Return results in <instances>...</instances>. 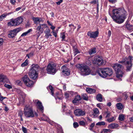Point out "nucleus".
Here are the masks:
<instances>
[{"label": "nucleus", "instance_id": "nucleus-21", "mask_svg": "<svg viewBox=\"0 0 133 133\" xmlns=\"http://www.w3.org/2000/svg\"><path fill=\"white\" fill-rule=\"evenodd\" d=\"M96 99L98 101L102 102L103 101V96L101 94H98L96 95Z\"/></svg>", "mask_w": 133, "mask_h": 133}, {"label": "nucleus", "instance_id": "nucleus-43", "mask_svg": "<svg viewBox=\"0 0 133 133\" xmlns=\"http://www.w3.org/2000/svg\"><path fill=\"white\" fill-rule=\"evenodd\" d=\"M79 124L80 125L84 126L85 125V123L83 121H80L79 122Z\"/></svg>", "mask_w": 133, "mask_h": 133}, {"label": "nucleus", "instance_id": "nucleus-36", "mask_svg": "<svg viewBox=\"0 0 133 133\" xmlns=\"http://www.w3.org/2000/svg\"><path fill=\"white\" fill-rule=\"evenodd\" d=\"M39 26H41V27L42 28V29L44 30V29H45L46 27H47V25L46 24L44 23L43 24H39Z\"/></svg>", "mask_w": 133, "mask_h": 133}, {"label": "nucleus", "instance_id": "nucleus-48", "mask_svg": "<svg viewBox=\"0 0 133 133\" xmlns=\"http://www.w3.org/2000/svg\"><path fill=\"white\" fill-rule=\"evenodd\" d=\"M4 42L3 39L2 38H0V46L2 45L3 44V43Z\"/></svg>", "mask_w": 133, "mask_h": 133}, {"label": "nucleus", "instance_id": "nucleus-29", "mask_svg": "<svg viewBox=\"0 0 133 133\" xmlns=\"http://www.w3.org/2000/svg\"><path fill=\"white\" fill-rule=\"evenodd\" d=\"M45 116L44 115H43V117H41V119L42 120H43L45 121H47V122L50 124L51 125H53L54 124V123L53 122L51 121L50 120H48L47 121V120L46 119H44V117H45Z\"/></svg>", "mask_w": 133, "mask_h": 133}, {"label": "nucleus", "instance_id": "nucleus-2", "mask_svg": "<svg viewBox=\"0 0 133 133\" xmlns=\"http://www.w3.org/2000/svg\"><path fill=\"white\" fill-rule=\"evenodd\" d=\"M77 68L78 69L81 75L86 76L90 74L91 70L88 66L85 64H78L76 65Z\"/></svg>", "mask_w": 133, "mask_h": 133}, {"label": "nucleus", "instance_id": "nucleus-22", "mask_svg": "<svg viewBox=\"0 0 133 133\" xmlns=\"http://www.w3.org/2000/svg\"><path fill=\"white\" fill-rule=\"evenodd\" d=\"M22 79L25 84L30 80L28 76L26 75H25L22 78Z\"/></svg>", "mask_w": 133, "mask_h": 133}, {"label": "nucleus", "instance_id": "nucleus-58", "mask_svg": "<svg viewBox=\"0 0 133 133\" xmlns=\"http://www.w3.org/2000/svg\"><path fill=\"white\" fill-rule=\"evenodd\" d=\"M38 19L39 23L41 22H42V23L43 22V21L41 18H39L38 17Z\"/></svg>", "mask_w": 133, "mask_h": 133}, {"label": "nucleus", "instance_id": "nucleus-56", "mask_svg": "<svg viewBox=\"0 0 133 133\" xmlns=\"http://www.w3.org/2000/svg\"><path fill=\"white\" fill-rule=\"evenodd\" d=\"M52 34L55 37H57V33L53 31L52 32Z\"/></svg>", "mask_w": 133, "mask_h": 133}, {"label": "nucleus", "instance_id": "nucleus-34", "mask_svg": "<svg viewBox=\"0 0 133 133\" xmlns=\"http://www.w3.org/2000/svg\"><path fill=\"white\" fill-rule=\"evenodd\" d=\"M82 98L85 100H88V97L86 94H84L82 95Z\"/></svg>", "mask_w": 133, "mask_h": 133}, {"label": "nucleus", "instance_id": "nucleus-20", "mask_svg": "<svg viewBox=\"0 0 133 133\" xmlns=\"http://www.w3.org/2000/svg\"><path fill=\"white\" fill-rule=\"evenodd\" d=\"M39 67V65L37 64H32L31 65V68L30 70L33 71L34 70L35 71H36V70Z\"/></svg>", "mask_w": 133, "mask_h": 133}, {"label": "nucleus", "instance_id": "nucleus-18", "mask_svg": "<svg viewBox=\"0 0 133 133\" xmlns=\"http://www.w3.org/2000/svg\"><path fill=\"white\" fill-rule=\"evenodd\" d=\"M81 99V96L79 95H78L75 96L74 99L72 101V103L76 104L77 102L80 101Z\"/></svg>", "mask_w": 133, "mask_h": 133}, {"label": "nucleus", "instance_id": "nucleus-37", "mask_svg": "<svg viewBox=\"0 0 133 133\" xmlns=\"http://www.w3.org/2000/svg\"><path fill=\"white\" fill-rule=\"evenodd\" d=\"M94 114H93V115L95 116V115H94V114H96V117H97L99 112V111L98 109L97 108H95V109H94Z\"/></svg>", "mask_w": 133, "mask_h": 133}, {"label": "nucleus", "instance_id": "nucleus-5", "mask_svg": "<svg viewBox=\"0 0 133 133\" xmlns=\"http://www.w3.org/2000/svg\"><path fill=\"white\" fill-rule=\"evenodd\" d=\"M56 65L55 64L49 63L48 65L46 70L48 74H54L56 72Z\"/></svg>", "mask_w": 133, "mask_h": 133}, {"label": "nucleus", "instance_id": "nucleus-17", "mask_svg": "<svg viewBox=\"0 0 133 133\" xmlns=\"http://www.w3.org/2000/svg\"><path fill=\"white\" fill-rule=\"evenodd\" d=\"M36 106L38 109L42 111L43 110V106L42 103L39 101H38L37 102Z\"/></svg>", "mask_w": 133, "mask_h": 133}, {"label": "nucleus", "instance_id": "nucleus-27", "mask_svg": "<svg viewBox=\"0 0 133 133\" xmlns=\"http://www.w3.org/2000/svg\"><path fill=\"white\" fill-rule=\"evenodd\" d=\"M118 124L113 123L109 125L108 128L111 129H114L118 127Z\"/></svg>", "mask_w": 133, "mask_h": 133}, {"label": "nucleus", "instance_id": "nucleus-4", "mask_svg": "<svg viewBox=\"0 0 133 133\" xmlns=\"http://www.w3.org/2000/svg\"><path fill=\"white\" fill-rule=\"evenodd\" d=\"M24 114L27 118H33L34 117V112L32 107L28 105H26L24 108Z\"/></svg>", "mask_w": 133, "mask_h": 133}, {"label": "nucleus", "instance_id": "nucleus-25", "mask_svg": "<svg viewBox=\"0 0 133 133\" xmlns=\"http://www.w3.org/2000/svg\"><path fill=\"white\" fill-rule=\"evenodd\" d=\"M32 19L34 21V23L36 25L38 24L39 25V24H40L39 23L38 17H33L32 18Z\"/></svg>", "mask_w": 133, "mask_h": 133}, {"label": "nucleus", "instance_id": "nucleus-28", "mask_svg": "<svg viewBox=\"0 0 133 133\" xmlns=\"http://www.w3.org/2000/svg\"><path fill=\"white\" fill-rule=\"evenodd\" d=\"M15 23L14 21V19H11V21L9 22H8L7 23V25L9 26H15Z\"/></svg>", "mask_w": 133, "mask_h": 133}, {"label": "nucleus", "instance_id": "nucleus-23", "mask_svg": "<svg viewBox=\"0 0 133 133\" xmlns=\"http://www.w3.org/2000/svg\"><path fill=\"white\" fill-rule=\"evenodd\" d=\"M86 90L88 93L90 94H92L95 93L96 91L95 89L91 88H87L86 89Z\"/></svg>", "mask_w": 133, "mask_h": 133}, {"label": "nucleus", "instance_id": "nucleus-54", "mask_svg": "<svg viewBox=\"0 0 133 133\" xmlns=\"http://www.w3.org/2000/svg\"><path fill=\"white\" fill-rule=\"evenodd\" d=\"M16 2L15 0H10V2L12 4L14 5Z\"/></svg>", "mask_w": 133, "mask_h": 133}, {"label": "nucleus", "instance_id": "nucleus-64", "mask_svg": "<svg viewBox=\"0 0 133 133\" xmlns=\"http://www.w3.org/2000/svg\"><path fill=\"white\" fill-rule=\"evenodd\" d=\"M32 29H30L28 31H27L26 32L28 34V33H30L32 31Z\"/></svg>", "mask_w": 133, "mask_h": 133}, {"label": "nucleus", "instance_id": "nucleus-39", "mask_svg": "<svg viewBox=\"0 0 133 133\" xmlns=\"http://www.w3.org/2000/svg\"><path fill=\"white\" fill-rule=\"evenodd\" d=\"M74 53L75 55V56L77 54L80 53L79 51L77 48H75L74 50Z\"/></svg>", "mask_w": 133, "mask_h": 133}, {"label": "nucleus", "instance_id": "nucleus-50", "mask_svg": "<svg viewBox=\"0 0 133 133\" xmlns=\"http://www.w3.org/2000/svg\"><path fill=\"white\" fill-rule=\"evenodd\" d=\"M109 2L112 3H115L117 1V0H108Z\"/></svg>", "mask_w": 133, "mask_h": 133}, {"label": "nucleus", "instance_id": "nucleus-38", "mask_svg": "<svg viewBox=\"0 0 133 133\" xmlns=\"http://www.w3.org/2000/svg\"><path fill=\"white\" fill-rule=\"evenodd\" d=\"M115 120V118L114 117L108 118L107 119V121L109 122H112Z\"/></svg>", "mask_w": 133, "mask_h": 133}, {"label": "nucleus", "instance_id": "nucleus-51", "mask_svg": "<svg viewBox=\"0 0 133 133\" xmlns=\"http://www.w3.org/2000/svg\"><path fill=\"white\" fill-rule=\"evenodd\" d=\"M106 114L107 115L106 116V118L109 117L110 116V112H107Z\"/></svg>", "mask_w": 133, "mask_h": 133}, {"label": "nucleus", "instance_id": "nucleus-46", "mask_svg": "<svg viewBox=\"0 0 133 133\" xmlns=\"http://www.w3.org/2000/svg\"><path fill=\"white\" fill-rule=\"evenodd\" d=\"M74 127L75 128H76L79 126L78 124L76 122H74L73 123Z\"/></svg>", "mask_w": 133, "mask_h": 133}, {"label": "nucleus", "instance_id": "nucleus-19", "mask_svg": "<svg viewBox=\"0 0 133 133\" xmlns=\"http://www.w3.org/2000/svg\"><path fill=\"white\" fill-rule=\"evenodd\" d=\"M96 52V50L95 48H93L91 49L88 51L89 55H90L95 54Z\"/></svg>", "mask_w": 133, "mask_h": 133}, {"label": "nucleus", "instance_id": "nucleus-24", "mask_svg": "<svg viewBox=\"0 0 133 133\" xmlns=\"http://www.w3.org/2000/svg\"><path fill=\"white\" fill-rule=\"evenodd\" d=\"M116 73V77L118 78H120L122 77L123 72L122 71H117Z\"/></svg>", "mask_w": 133, "mask_h": 133}, {"label": "nucleus", "instance_id": "nucleus-6", "mask_svg": "<svg viewBox=\"0 0 133 133\" xmlns=\"http://www.w3.org/2000/svg\"><path fill=\"white\" fill-rule=\"evenodd\" d=\"M92 63L95 65L101 66L104 64L102 58L99 56H95L92 61Z\"/></svg>", "mask_w": 133, "mask_h": 133}, {"label": "nucleus", "instance_id": "nucleus-47", "mask_svg": "<svg viewBox=\"0 0 133 133\" xmlns=\"http://www.w3.org/2000/svg\"><path fill=\"white\" fill-rule=\"evenodd\" d=\"M126 62V61L125 60H123L122 61H119L118 62V63H121L123 65H125V62Z\"/></svg>", "mask_w": 133, "mask_h": 133}, {"label": "nucleus", "instance_id": "nucleus-63", "mask_svg": "<svg viewBox=\"0 0 133 133\" xmlns=\"http://www.w3.org/2000/svg\"><path fill=\"white\" fill-rule=\"evenodd\" d=\"M95 125V123H92L91 124L90 126V127H92L93 128V127H94V126Z\"/></svg>", "mask_w": 133, "mask_h": 133}, {"label": "nucleus", "instance_id": "nucleus-33", "mask_svg": "<svg viewBox=\"0 0 133 133\" xmlns=\"http://www.w3.org/2000/svg\"><path fill=\"white\" fill-rule=\"evenodd\" d=\"M124 115L123 114H120L119 115L118 119L119 120L123 121L124 120Z\"/></svg>", "mask_w": 133, "mask_h": 133}, {"label": "nucleus", "instance_id": "nucleus-41", "mask_svg": "<svg viewBox=\"0 0 133 133\" xmlns=\"http://www.w3.org/2000/svg\"><path fill=\"white\" fill-rule=\"evenodd\" d=\"M4 86L8 89H11L12 88V87L11 85L8 84H5L4 85Z\"/></svg>", "mask_w": 133, "mask_h": 133}, {"label": "nucleus", "instance_id": "nucleus-60", "mask_svg": "<svg viewBox=\"0 0 133 133\" xmlns=\"http://www.w3.org/2000/svg\"><path fill=\"white\" fill-rule=\"evenodd\" d=\"M29 55L30 57H31L34 55V53L33 52H30Z\"/></svg>", "mask_w": 133, "mask_h": 133}, {"label": "nucleus", "instance_id": "nucleus-7", "mask_svg": "<svg viewBox=\"0 0 133 133\" xmlns=\"http://www.w3.org/2000/svg\"><path fill=\"white\" fill-rule=\"evenodd\" d=\"M21 30V28H18L11 31L8 34L9 37L13 38L15 37L17 34Z\"/></svg>", "mask_w": 133, "mask_h": 133}, {"label": "nucleus", "instance_id": "nucleus-57", "mask_svg": "<svg viewBox=\"0 0 133 133\" xmlns=\"http://www.w3.org/2000/svg\"><path fill=\"white\" fill-rule=\"evenodd\" d=\"M96 2V0H93L92 1L90 2L92 4H95Z\"/></svg>", "mask_w": 133, "mask_h": 133}, {"label": "nucleus", "instance_id": "nucleus-30", "mask_svg": "<svg viewBox=\"0 0 133 133\" xmlns=\"http://www.w3.org/2000/svg\"><path fill=\"white\" fill-rule=\"evenodd\" d=\"M33 81L30 80L28 82L25 84L27 87H32L33 84Z\"/></svg>", "mask_w": 133, "mask_h": 133}, {"label": "nucleus", "instance_id": "nucleus-42", "mask_svg": "<svg viewBox=\"0 0 133 133\" xmlns=\"http://www.w3.org/2000/svg\"><path fill=\"white\" fill-rule=\"evenodd\" d=\"M5 17L6 16L4 14H2L1 16H0V21H2Z\"/></svg>", "mask_w": 133, "mask_h": 133}, {"label": "nucleus", "instance_id": "nucleus-32", "mask_svg": "<svg viewBox=\"0 0 133 133\" xmlns=\"http://www.w3.org/2000/svg\"><path fill=\"white\" fill-rule=\"evenodd\" d=\"M116 106L117 108L119 110H121L123 107L122 104L120 103H117Z\"/></svg>", "mask_w": 133, "mask_h": 133}, {"label": "nucleus", "instance_id": "nucleus-8", "mask_svg": "<svg viewBox=\"0 0 133 133\" xmlns=\"http://www.w3.org/2000/svg\"><path fill=\"white\" fill-rule=\"evenodd\" d=\"M29 75L30 77L33 80L36 79L38 76V74L36 71L34 70L33 71L30 70L29 73Z\"/></svg>", "mask_w": 133, "mask_h": 133}, {"label": "nucleus", "instance_id": "nucleus-31", "mask_svg": "<svg viewBox=\"0 0 133 133\" xmlns=\"http://www.w3.org/2000/svg\"><path fill=\"white\" fill-rule=\"evenodd\" d=\"M126 28L128 30L133 31V25H132L129 24H127L125 25Z\"/></svg>", "mask_w": 133, "mask_h": 133}, {"label": "nucleus", "instance_id": "nucleus-11", "mask_svg": "<svg viewBox=\"0 0 133 133\" xmlns=\"http://www.w3.org/2000/svg\"><path fill=\"white\" fill-rule=\"evenodd\" d=\"M74 114L76 116H82L85 115V113L81 109H77L74 111Z\"/></svg>", "mask_w": 133, "mask_h": 133}, {"label": "nucleus", "instance_id": "nucleus-12", "mask_svg": "<svg viewBox=\"0 0 133 133\" xmlns=\"http://www.w3.org/2000/svg\"><path fill=\"white\" fill-rule=\"evenodd\" d=\"M112 67L115 71L117 72L122 71L121 69H122L123 68V66L118 63H115L114 64Z\"/></svg>", "mask_w": 133, "mask_h": 133}, {"label": "nucleus", "instance_id": "nucleus-13", "mask_svg": "<svg viewBox=\"0 0 133 133\" xmlns=\"http://www.w3.org/2000/svg\"><path fill=\"white\" fill-rule=\"evenodd\" d=\"M125 65L126 66V71H130L132 66V61H131V60H128L126 61Z\"/></svg>", "mask_w": 133, "mask_h": 133}, {"label": "nucleus", "instance_id": "nucleus-14", "mask_svg": "<svg viewBox=\"0 0 133 133\" xmlns=\"http://www.w3.org/2000/svg\"><path fill=\"white\" fill-rule=\"evenodd\" d=\"M14 20L15 23L14 24L15 26H17L20 24L22 22L23 19L22 17L20 16L14 19Z\"/></svg>", "mask_w": 133, "mask_h": 133}, {"label": "nucleus", "instance_id": "nucleus-35", "mask_svg": "<svg viewBox=\"0 0 133 133\" xmlns=\"http://www.w3.org/2000/svg\"><path fill=\"white\" fill-rule=\"evenodd\" d=\"M105 123L104 122H99L96 124L97 125L102 126L105 125Z\"/></svg>", "mask_w": 133, "mask_h": 133}, {"label": "nucleus", "instance_id": "nucleus-40", "mask_svg": "<svg viewBox=\"0 0 133 133\" xmlns=\"http://www.w3.org/2000/svg\"><path fill=\"white\" fill-rule=\"evenodd\" d=\"M111 130L109 129H103V132L104 133H108V132L110 131Z\"/></svg>", "mask_w": 133, "mask_h": 133}, {"label": "nucleus", "instance_id": "nucleus-15", "mask_svg": "<svg viewBox=\"0 0 133 133\" xmlns=\"http://www.w3.org/2000/svg\"><path fill=\"white\" fill-rule=\"evenodd\" d=\"M61 70L64 73V75L68 76L69 75L70 73L69 70L67 67L65 66L64 65H63L62 66Z\"/></svg>", "mask_w": 133, "mask_h": 133}, {"label": "nucleus", "instance_id": "nucleus-61", "mask_svg": "<svg viewBox=\"0 0 133 133\" xmlns=\"http://www.w3.org/2000/svg\"><path fill=\"white\" fill-rule=\"evenodd\" d=\"M49 89H50L51 90V91L53 90V88L52 86H51V85H49Z\"/></svg>", "mask_w": 133, "mask_h": 133}, {"label": "nucleus", "instance_id": "nucleus-26", "mask_svg": "<svg viewBox=\"0 0 133 133\" xmlns=\"http://www.w3.org/2000/svg\"><path fill=\"white\" fill-rule=\"evenodd\" d=\"M41 26H38L36 29V30L38 32V33L41 34L44 31V29H42Z\"/></svg>", "mask_w": 133, "mask_h": 133}, {"label": "nucleus", "instance_id": "nucleus-49", "mask_svg": "<svg viewBox=\"0 0 133 133\" xmlns=\"http://www.w3.org/2000/svg\"><path fill=\"white\" fill-rule=\"evenodd\" d=\"M28 64V63H26V62H24L21 64V66L22 67H23L26 66Z\"/></svg>", "mask_w": 133, "mask_h": 133}, {"label": "nucleus", "instance_id": "nucleus-10", "mask_svg": "<svg viewBox=\"0 0 133 133\" xmlns=\"http://www.w3.org/2000/svg\"><path fill=\"white\" fill-rule=\"evenodd\" d=\"M0 82L4 83H6L10 84V82L7 77L5 75L2 74H0Z\"/></svg>", "mask_w": 133, "mask_h": 133}, {"label": "nucleus", "instance_id": "nucleus-59", "mask_svg": "<svg viewBox=\"0 0 133 133\" xmlns=\"http://www.w3.org/2000/svg\"><path fill=\"white\" fill-rule=\"evenodd\" d=\"M12 13V12H10L8 13H6L4 14L5 16L6 17L8 15H9L10 14H11Z\"/></svg>", "mask_w": 133, "mask_h": 133}, {"label": "nucleus", "instance_id": "nucleus-44", "mask_svg": "<svg viewBox=\"0 0 133 133\" xmlns=\"http://www.w3.org/2000/svg\"><path fill=\"white\" fill-rule=\"evenodd\" d=\"M66 114L67 115H68L71 116L72 114V112L71 111H70L69 110L68 111H67V112L66 113Z\"/></svg>", "mask_w": 133, "mask_h": 133}, {"label": "nucleus", "instance_id": "nucleus-9", "mask_svg": "<svg viewBox=\"0 0 133 133\" xmlns=\"http://www.w3.org/2000/svg\"><path fill=\"white\" fill-rule=\"evenodd\" d=\"M87 34L90 38H95L98 36L99 32L98 31L95 32L89 31L88 32Z\"/></svg>", "mask_w": 133, "mask_h": 133}, {"label": "nucleus", "instance_id": "nucleus-1", "mask_svg": "<svg viewBox=\"0 0 133 133\" xmlns=\"http://www.w3.org/2000/svg\"><path fill=\"white\" fill-rule=\"evenodd\" d=\"M112 12V15L109 13V14L114 21L118 24L123 23L127 17V11L123 8H119L118 9H114L113 10Z\"/></svg>", "mask_w": 133, "mask_h": 133}, {"label": "nucleus", "instance_id": "nucleus-45", "mask_svg": "<svg viewBox=\"0 0 133 133\" xmlns=\"http://www.w3.org/2000/svg\"><path fill=\"white\" fill-rule=\"evenodd\" d=\"M22 131L24 132V133H27V129L25 127H22Z\"/></svg>", "mask_w": 133, "mask_h": 133}, {"label": "nucleus", "instance_id": "nucleus-16", "mask_svg": "<svg viewBox=\"0 0 133 133\" xmlns=\"http://www.w3.org/2000/svg\"><path fill=\"white\" fill-rule=\"evenodd\" d=\"M44 32L45 34V36L47 38H48L49 36L51 37L52 36L51 34V32H50V30L48 29H46L44 31Z\"/></svg>", "mask_w": 133, "mask_h": 133}, {"label": "nucleus", "instance_id": "nucleus-62", "mask_svg": "<svg viewBox=\"0 0 133 133\" xmlns=\"http://www.w3.org/2000/svg\"><path fill=\"white\" fill-rule=\"evenodd\" d=\"M61 38L63 40L64 39V38H65V35L64 34L62 35H61Z\"/></svg>", "mask_w": 133, "mask_h": 133}, {"label": "nucleus", "instance_id": "nucleus-52", "mask_svg": "<svg viewBox=\"0 0 133 133\" xmlns=\"http://www.w3.org/2000/svg\"><path fill=\"white\" fill-rule=\"evenodd\" d=\"M18 114L19 116L20 117H22L23 115V113L21 111H19V112Z\"/></svg>", "mask_w": 133, "mask_h": 133}, {"label": "nucleus", "instance_id": "nucleus-3", "mask_svg": "<svg viewBox=\"0 0 133 133\" xmlns=\"http://www.w3.org/2000/svg\"><path fill=\"white\" fill-rule=\"evenodd\" d=\"M97 72L99 76L103 78L111 76L113 73L111 69L109 68L100 69Z\"/></svg>", "mask_w": 133, "mask_h": 133}, {"label": "nucleus", "instance_id": "nucleus-55", "mask_svg": "<svg viewBox=\"0 0 133 133\" xmlns=\"http://www.w3.org/2000/svg\"><path fill=\"white\" fill-rule=\"evenodd\" d=\"M28 34L26 32H25L23 33L22 35H21V36L22 37L26 36Z\"/></svg>", "mask_w": 133, "mask_h": 133}, {"label": "nucleus", "instance_id": "nucleus-53", "mask_svg": "<svg viewBox=\"0 0 133 133\" xmlns=\"http://www.w3.org/2000/svg\"><path fill=\"white\" fill-rule=\"evenodd\" d=\"M63 2V0H59V1L56 3V4L58 5H59Z\"/></svg>", "mask_w": 133, "mask_h": 133}]
</instances>
